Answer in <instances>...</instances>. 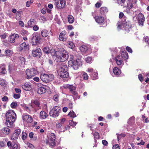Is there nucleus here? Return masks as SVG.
Here are the masks:
<instances>
[{"instance_id": "54", "label": "nucleus", "mask_w": 149, "mask_h": 149, "mask_svg": "<svg viewBox=\"0 0 149 149\" xmlns=\"http://www.w3.org/2000/svg\"><path fill=\"white\" fill-rule=\"evenodd\" d=\"M88 71L91 73V75L92 74H93V73H94L96 72L95 70H93L92 68H91L88 69Z\"/></svg>"}, {"instance_id": "32", "label": "nucleus", "mask_w": 149, "mask_h": 149, "mask_svg": "<svg viewBox=\"0 0 149 149\" xmlns=\"http://www.w3.org/2000/svg\"><path fill=\"white\" fill-rule=\"evenodd\" d=\"M100 12L102 15H103L105 13H106L108 11V9L106 7H102L100 9Z\"/></svg>"}, {"instance_id": "55", "label": "nucleus", "mask_w": 149, "mask_h": 149, "mask_svg": "<svg viewBox=\"0 0 149 149\" xmlns=\"http://www.w3.org/2000/svg\"><path fill=\"white\" fill-rule=\"evenodd\" d=\"M144 40H145V41L149 45V37L148 36H146L144 38Z\"/></svg>"}, {"instance_id": "22", "label": "nucleus", "mask_w": 149, "mask_h": 149, "mask_svg": "<svg viewBox=\"0 0 149 149\" xmlns=\"http://www.w3.org/2000/svg\"><path fill=\"white\" fill-rule=\"evenodd\" d=\"M66 32L65 31H62L59 36V39L60 40L65 41L67 39V37L65 36Z\"/></svg>"}, {"instance_id": "45", "label": "nucleus", "mask_w": 149, "mask_h": 149, "mask_svg": "<svg viewBox=\"0 0 149 149\" xmlns=\"http://www.w3.org/2000/svg\"><path fill=\"white\" fill-rule=\"evenodd\" d=\"M134 117L133 116L130 117L128 121L129 124H130L131 123L133 122L134 120Z\"/></svg>"}, {"instance_id": "37", "label": "nucleus", "mask_w": 149, "mask_h": 149, "mask_svg": "<svg viewBox=\"0 0 149 149\" xmlns=\"http://www.w3.org/2000/svg\"><path fill=\"white\" fill-rule=\"evenodd\" d=\"M91 76L93 80L97 79L98 78V74L96 71L93 73V74H92Z\"/></svg>"}, {"instance_id": "39", "label": "nucleus", "mask_w": 149, "mask_h": 149, "mask_svg": "<svg viewBox=\"0 0 149 149\" xmlns=\"http://www.w3.org/2000/svg\"><path fill=\"white\" fill-rule=\"evenodd\" d=\"M43 51L45 53H46L47 54L49 53L50 51L49 47H44L43 49Z\"/></svg>"}, {"instance_id": "34", "label": "nucleus", "mask_w": 149, "mask_h": 149, "mask_svg": "<svg viewBox=\"0 0 149 149\" xmlns=\"http://www.w3.org/2000/svg\"><path fill=\"white\" fill-rule=\"evenodd\" d=\"M2 131L3 134H8L10 133V130L7 127H5L2 130Z\"/></svg>"}, {"instance_id": "56", "label": "nucleus", "mask_w": 149, "mask_h": 149, "mask_svg": "<svg viewBox=\"0 0 149 149\" xmlns=\"http://www.w3.org/2000/svg\"><path fill=\"white\" fill-rule=\"evenodd\" d=\"M20 96V95L19 94H15L13 95V97L15 99H18Z\"/></svg>"}, {"instance_id": "59", "label": "nucleus", "mask_w": 149, "mask_h": 149, "mask_svg": "<svg viewBox=\"0 0 149 149\" xmlns=\"http://www.w3.org/2000/svg\"><path fill=\"white\" fill-rule=\"evenodd\" d=\"M19 25L22 27H24V24L22 21H20L19 22Z\"/></svg>"}, {"instance_id": "31", "label": "nucleus", "mask_w": 149, "mask_h": 149, "mask_svg": "<svg viewBox=\"0 0 149 149\" xmlns=\"http://www.w3.org/2000/svg\"><path fill=\"white\" fill-rule=\"evenodd\" d=\"M5 53L6 54V56H10L13 54V52L12 50L8 49L5 50Z\"/></svg>"}, {"instance_id": "51", "label": "nucleus", "mask_w": 149, "mask_h": 149, "mask_svg": "<svg viewBox=\"0 0 149 149\" xmlns=\"http://www.w3.org/2000/svg\"><path fill=\"white\" fill-rule=\"evenodd\" d=\"M82 76L83 79H84L86 80L88 78V76L87 74L85 72H84V73L82 75Z\"/></svg>"}, {"instance_id": "46", "label": "nucleus", "mask_w": 149, "mask_h": 149, "mask_svg": "<svg viewBox=\"0 0 149 149\" xmlns=\"http://www.w3.org/2000/svg\"><path fill=\"white\" fill-rule=\"evenodd\" d=\"M94 136V139H98L99 138V133L97 132H95L94 133H92Z\"/></svg>"}, {"instance_id": "19", "label": "nucleus", "mask_w": 149, "mask_h": 149, "mask_svg": "<svg viewBox=\"0 0 149 149\" xmlns=\"http://www.w3.org/2000/svg\"><path fill=\"white\" fill-rule=\"evenodd\" d=\"M29 47V46L28 44H26L25 42H24L20 45L19 47V50L20 51L27 50Z\"/></svg>"}, {"instance_id": "2", "label": "nucleus", "mask_w": 149, "mask_h": 149, "mask_svg": "<svg viewBox=\"0 0 149 149\" xmlns=\"http://www.w3.org/2000/svg\"><path fill=\"white\" fill-rule=\"evenodd\" d=\"M5 116L6 117V125L9 127H12L16 118V113L13 110H9L6 112Z\"/></svg>"}, {"instance_id": "8", "label": "nucleus", "mask_w": 149, "mask_h": 149, "mask_svg": "<svg viewBox=\"0 0 149 149\" xmlns=\"http://www.w3.org/2000/svg\"><path fill=\"white\" fill-rule=\"evenodd\" d=\"M40 36L36 33H34L32 35L31 41L32 45H35L40 43Z\"/></svg>"}, {"instance_id": "58", "label": "nucleus", "mask_w": 149, "mask_h": 149, "mask_svg": "<svg viewBox=\"0 0 149 149\" xmlns=\"http://www.w3.org/2000/svg\"><path fill=\"white\" fill-rule=\"evenodd\" d=\"M39 29V27L36 25H34L33 27V30L35 31H37Z\"/></svg>"}, {"instance_id": "29", "label": "nucleus", "mask_w": 149, "mask_h": 149, "mask_svg": "<svg viewBox=\"0 0 149 149\" xmlns=\"http://www.w3.org/2000/svg\"><path fill=\"white\" fill-rule=\"evenodd\" d=\"M35 20L33 19H31L28 22V25L29 27L33 26L34 24Z\"/></svg>"}, {"instance_id": "63", "label": "nucleus", "mask_w": 149, "mask_h": 149, "mask_svg": "<svg viewBox=\"0 0 149 149\" xmlns=\"http://www.w3.org/2000/svg\"><path fill=\"white\" fill-rule=\"evenodd\" d=\"M65 120V119L64 118H61L59 120V122L61 123L64 124Z\"/></svg>"}, {"instance_id": "42", "label": "nucleus", "mask_w": 149, "mask_h": 149, "mask_svg": "<svg viewBox=\"0 0 149 149\" xmlns=\"http://www.w3.org/2000/svg\"><path fill=\"white\" fill-rule=\"evenodd\" d=\"M21 130L20 129L17 128L15 130L14 133L16 135H17L18 136H19L21 132Z\"/></svg>"}, {"instance_id": "3", "label": "nucleus", "mask_w": 149, "mask_h": 149, "mask_svg": "<svg viewBox=\"0 0 149 149\" xmlns=\"http://www.w3.org/2000/svg\"><path fill=\"white\" fill-rule=\"evenodd\" d=\"M118 29H123L128 31L131 28V25L130 22L127 21L126 22H118L117 23Z\"/></svg>"}, {"instance_id": "50", "label": "nucleus", "mask_w": 149, "mask_h": 149, "mask_svg": "<svg viewBox=\"0 0 149 149\" xmlns=\"http://www.w3.org/2000/svg\"><path fill=\"white\" fill-rule=\"evenodd\" d=\"M21 34L23 36H26L28 34V32L27 31L23 30L21 32Z\"/></svg>"}, {"instance_id": "20", "label": "nucleus", "mask_w": 149, "mask_h": 149, "mask_svg": "<svg viewBox=\"0 0 149 149\" xmlns=\"http://www.w3.org/2000/svg\"><path fill=\"white\" fill-rule=\"evenodd\" d=\"M58 75L64 80L69 77V74L67 72H58Z\"/></svg>"}, {"instance_id": "25", "label": "nucleus", "mask_w": 149, "mask_h": 149, "mask_svg": "<svg viewBox=\"0 0 149 149\" xmlns=\"http://www.w3.org/2000/svg\"><path fill=\"white\" fill-rule=\"evenodd\" d=\"M22 87L23 89L26 91H30L32 88V86L27 83L22 85Z\"/></svg>"}, {"instance_id": "48", "label": "nucleus", "mask_w": 149, "mask_h": 149, "mask_svg": "<svg viewBox=\"0 0 149 149\" xmlns=\"http://www.w3.org/2000/svg\"><path fill=\"white\" fill-rule=\"evenodd\" d=\"M19 59L22 64L24 65L25 64V58L23 57H19Z\"/></svg>"}, {"instance_id": "24", "label": "nucleus", "mask_w": 149, "mask_h": 149, "mask_svg": "<svg viewBox=\"0 0 149 149\" xmlns=\"http://www.w3.org/2000/svg\"><path fill=\"white\" fill-rule=\"evenodd\" d=\"M68 70V67L64 63H63L58 70V72H67Z\"/></svg>"}, {"instance_id": "40", "label": "nucleus", "mask_w": 149, "mask_h": 149, "mask_svg": "<svg viewBox=\"0 0 149 149\" xmlns=\"http://www.w3.org/2000/svg\"><path fill=\"white\" fill-rule=\"evenodd\" d=\"M68 115L72 118H74L76 116V114L72 111H70Z\"/></svg>"}, {"instance_id": "47", "label": "nucleus", "mask_w": 149, "mask_h": 149, "mask_svg": "<svg viewBox=\"0 0 149 149\" xmlns=\"http://www.w3.org/2000/svg\"><path fill=\"white\" fill-rule=\"evenodd\" d=\"M85 60L87 63H91L92 60V58L91 57L88 56L85 58Z\"/></svg>"}, {"instance_id": "33", "label": "nucleus", "mask_w": 149, "mask_h": 149, "mask_svg": "<svg viewBox=\"0 0 149 149\" xmlns=\"http://www.w3.org/2000/svg\"><path fill=\"white\" fill-rule=\"evenodd\" d=\"M68 19L69 22L70 24H72L74 22V19L72 15H68Z\"/></svg>"}, {"instance_id": "18", "label": "nucleus", "mask_w": 149, "mask_h": 149, "mask_svg": "<svg viewBox=\"0 0 149 149\" xmlns=\"http://www.w3.org/2000/svg\"><path fill=\"white\" fill-rule=\"evenodd\" d=\"M80 50L84 53L89 54L90 52V49L85 45H82L80 47Z\"/></svg>"}, {"instance_id": "53", "label": "nucleus", "mask_w": 149, "mask_h": 149, "mask_svg": "<svg viewBox=\"0 0 149 149\" xmlns=\"http://www.w3.org/2000/svg\"><path fill=\"white\" fill-rule=\"evenodd\" d=\"M117 2L118 4L123 6V4L125 2V0H117Z\"/></svg>"}, {"instance_id": "5", "label": "nucleus", "mask_w": 149, "mask_h": 149, "mask_svg": "<svg viewBox=\"0 0 149 149\" xmlns=\"http://www.w3.org/2000/svg\"><path fill=\"white\" fill-rule=\"evenodd\" d=\"M82 63L81 61L79 59H77L76 61H68L69 66L72 67L75 70H77L79 67L82 65Z\"/></svg>"}, {"instance_id": "21", "label": "nucleus", "mask_w": 149, "mask_h": 149, "mask_svg": "<svg viewBox=\"0 0 149 149\" xmlns=\"http://www.w3.org/2000/svg\"><path fill=\"white\" fill-rule=\"evenodd\" d=\"M19 35L17 34L13 33L9 37V41L11 43H13L15 42V39L19 38Z\"/></svg>"}, {"instance_id": "16", "label": "nucleus", "mask_w": 149, "mask_h": 149, "mask_svg": "<svg viewBox=\"0 0 149 149\" xmlns=\"http://www.w3.org/2000/svg\"><path fill=\"white\" fill-rule=\"evenodd\" d=\"M31 107L34 109L36 108L37 109H41V107L40 105V103L38 100H33L31 101Z\"/></svg>"}, {"instance_id": "28", "label": "nucleus", "mask_w": 149, "mask_h": 149, "mask_svg": "<svg viewBox=\"0 0 149 149\" xmlns=\"http://www.w3.org/2000/svg\"><path fill=\"white\" fill-rule=\"evenodd\" d=\"M6 73L5 65L3 64L0 65V73L5 74Z\"/></svg>"}, {"instance_id": "60", "label": "nucleus", "mask_w": 149, "mask_h": 149, "mask_svg": "<svg viewBox=\"0 0 149 149\" xmlns=\"http://www.w3.org/2000/svg\"><path fill=\"white\" fill-rule=\"evenodd\" d=\"M126 49L127 51L129 52H130L131 53H132V49L130 47H127Z\"/></svg>"}, {"instance_id": "44", "label": "nucleus", "mask_w": 149, "mask_h": 149, "mask_svg": "<svg viewBox=\"0 0 149 149\" xmlns=\"http://www.w3.org/2000/svg\"><path fill=\"white\" fill-rule=\"evenodd\" d=\"M18 136L17 135H16L14 133L11 136V139L12 140H15L17 139Z\"/></svg>"}, {"instance_id": "7", "label": "nucleus", "mask_w": 149, "mask_h": 149, "mask_svg": "<svg viewBox=\"0 0 149 149\" xmlns=\"http://www.w3.org/2000/svg\"><path fill=\"white\" fill-rule=\"evenodd\" d=\"M61 111L60 108L58 106L54 107L49 111L50 115L53 117H56L58 116Z\"/></svg>"}, {"instance_id": "57", "label": "nucleus", "mask_w": 149, "mask_h": 149, "mask_svg": "<svg viewBox=\"0 0 149 149\" xmlns=\"http://www.w3.org/2000/svg\"><path fill=\"white\" fill-rule=\"evenodd\" d=\"M113 149H120V147L119 146V145L118 144H115L114 145L113 147Z\"/></svg>"}, {"instance_id": "11", "label": "nucleus", "mask_w": 149, "mask_h": 149, "mask_svg": "<svg viewBox=\"0 0 149 149\" xmlns=\"http://www.w3.org/2000/svg\"><path fill=\"white\" fill-rule=\"evenodd\" d=\"M55 5L58 9H62L65 8L66 1L64 0H55Z\"/></svg>"}, {"instance_id": "15", "label": "nucleus", "mask_w": 149, "mask_h": 149, "mask_svg": "<svg viewBox=\"0 0 149 149\" xmlns=\"http://www.w3.org/2000/svg\"><path fill=\"white\" fill-rule=\"evenodd\" d=\"M32 55L34 57H40L41 55V51L40 49L38 47L33 49L32 51Z\"/></svg>"}, {"instance_id": "23", "label": "nucleus", "mask_w": 149, "mask_h": 149, "mask_svg": "<svg viewBox=\"0 0 149 149\" xmlns=\"http://www.w3.org/2000/svg\"><path fill=\"white\" fill-rule=\"evenodd\" d=\"M96 22L99 24L103 23L104 20V18L101 16H99L94 17Z\"/></svg>"}, {"instance_id": "6", "label": "nucleus", "mask_w": 149, "mask_h": 149, "mask_svg": "<svg viewBox=\"0 0 149 149\" xmlns=\"http://www.w3.org/2000/svg\"><path fill=\"white\" fill-rule=\"evenodd\" d=\"M40 77L42 81L46 83L49 82L54 78V75L52 74H41Z\"/></svg>"}, {"instance_id": "52", "label": "nucleus", "mask_w": 149, "mask_h": 149, "mask_svg": "<svg viewBox=\"0 0 149 149\" xmlns=\"http://www.w3.org/2000/svg\"><path fill=\"white\" fill-rule=\"evenodd\" d=\"M59 97L58 94L55 95L53 97V99L55 101H58L59 100Z\"/></svg>"}, {"instance_id": "64", "label": "nucleus", "mask_w": 149, "mask_h": 149, "mask_svg": "<svg viewBox=\"0 0 149 149\" xmlns=\"http://www.w3.org/2000/svg\"><path fill=\"white\" fill-rule=\"evenodd\" d=\"M7 36V34L6 33H4L2 35H1L0 37L1 38L5 39Z\"/></svg>"}, {"instance_id": "17", "label": "nucleus", "mask_w": 149, "mask_h": 149, "mask_svg": "<svg viewBox=\"0 0 149 149\" xmlns=\"http://www.w3.org/2000/svg\"><path fill=\"white\" fill-rule=\"evenodd\" d=\"M22 118L24 122L30 123H31L33 121L32 117L30 115L28 114H23Z\"/></svg>"}, {"instance_id": "38", "label": "nucleus", "mask_w": 149, "mask_h": 149, "mask_svg": "<svg viewBox=\"0 0 149 149\" xmlns=\"http://www.w3.org/2000/svg\"><path fill=\"white\" fill-rule=\"evenodd\" d=\"M67 46L70 48L73 49L74 47L73 43L71 41H68L67 43Z\"/></svg>"}, {"instance_id": "27", "label": "nucleus", "mask_w": 149, "mask_h": 149, "mask_svg": "<svg viewBox=\"0 0 149 149\" xmlns=\"http://www.w3.org/2000/svg\"><path fill=\"white\" fill-rule=\"evenodd\" d=\"M46 91V89L43 87H40L38 88V93L41 94L45 93Z\"/></svg>"}, {"instance_id": "4", "label": "nucleus", "mask_w": 149, "mask_h": 149, "mask_svg": "<svg viewBox=\"0 0 149 149\" xmlns=\"http://www.w3.org/2000/svg\"><path fill=\"white\" fill-rule=\"evenodd\" d=\"M64 88L68 89L70 92L74 95V98L75 99H79L80 96L78 94L77 92L75 91L76 87L72 85L67 84L64 86Z\"/></svg>"}, {"instance_id": "9", "label": "nucleus", "mask_w": 149, "mask_h": 149, "mask_svg": "<svg viewBox=\"0 0 149 149\" xmlns=\"http://www.w3.org/2000/svg\"><path fill=\"white\" fill-rule=\"evenodd\" d=\"M37 71L35 68H32L31 69H27L26 71L27 79H29L35 76L37 73Z\"/></svg>"}, {"instance_id": "1", "label": "nucleus", "mask_w": 149, "mask_h": 149, "mask_svg": "<svg viewBox=\"0 0 149 149\" xmlns=\"http://www.w3.org/2000/svg\"><path fill=\"white\" fill-rule=\"evenodd\" d=\"M68 58V53L63 48L58 49L55 52L53 58L56 62H64Z\"/></svg>"}, {"instance_id": "36", "label": "nucleus", "mask_w": 149, "mask_h": 149, "mask_svg": "<svg viewBox=\"0 0 149 149\" xmlns=\"http://www.w3.org/2000/svg\"><path fill=\"white\" fill-rule=\"evenodd\" d=\"M10 149H19V147L15 143H12Z\"/></svg>"}, {"instance_id": "62", "label": "nucleus", "mask_w": 149, "mask_h": 149, "mask_svg": "<svg viewBox=\"0 0 149 149\" xmlns=\"http://www.w3.org/2000/svg\"><path fill=\"white\" fill-rule=\"evenodd\" d=\"M138 77L139 80L142 82L143 81V79L142 74H139L138 75Z\"/></svg>"}, {"instance_id": "12", "label": "nucleus", "mask_w": 149, "mask_h": 149, "mask_svg": "<svg viewBox=\"0 0 149 149\" xmlns=\"http://www.w3.org/2000/svg\"><path fill=\"white\" fill-rule=\"evenodd\" d=\"M136 18L137 20L139 25L142 26L143 25L145 20V18L143 15L140 13L136 16Z\"/></svg>"}, {"instance_id": "35", "label": "nucleus", "mask_w": 149, "mask_h": 149, "mask_svg": "<svg viewBox=\"0 0 149 149\" xmlns=\"http://www.w3.org/2000/svg\"><path fill=\"white\" fill-rule=\"evenodd\" d=\"M41 34L43 37H46L48 36V32L47 30L45 29L41 31Z\"/></svg>"}, {"instance_id": "49", "label": "nucleus", "mask_w": 149, "mask_h": 149, "mask_svg": "<svg viewBox=\"0 0 149 149\" xmlns=\"http://www.w3.org/2000/svg\"><path fill=\"white\" fill-rule=\"evenodd\" d=\"M69 123L71 126L73 127L75 126L77 124L76 122H74L72 120H70L69 122Z\"/></svg>"}, {"instance_id": "43", "label": "nucleus", "mask_w": 149, "mask_h": 149, "mask_svg": "<svg viewBox=\"0 0 149 149\" xmlns=\"http://www.w3.org/2000/svg\"><path fill=\"white\" fill-rule=\"evenodd\" d=\"M27 137V135L26 133L25 132H23L22 133V139L23 140L25 139Z\"/></svg>"}, {"instance_id": "30", "label": "nucleus", "mask_w": 149, "mask_h": 149, "mask_svg": "<svg viewBox=\"0 0 149 149\" xmlns=\"http://www.w3.org/2000/svg\"><path fill=\"white\" fill-rule=\"evenodd\" d=\"M114 73L116 75L120 74L121 73V70L117 67H115L113 69Z\"/></svg>"}, {"instance_id": "10", "label": "nucleus", "mask_w": 149, "mask_h": 149, "mask_svg": "<svg viewBox=\"0 0 149 149\" xmlns=\"http://www.w3.org/2000/svg\"><path fill=\"white\" fill-rule=\"evenodd\" d=\"M56 136L54 133H52L50 134L48 139L46 141L47 144L48 145L51 146H53L55 145L56 143L55 140Z\"/></svg>"}, {"instance_id": "61", "label": "nucleus", "mask_w": 149, "mask_h": 149, "mask_svg": "<svg viewBox=\"0 0 149 149\" xmlns=\"http://www.w3.org/2000/svg\"><path fill=\"white\" fill-rule=\"evenodd\" d=\"M5 84V81L2 79H0V84L2 86L4 85Z\"/></svg>"}, {"instance_id": "13", "label": "nucleus", "mask_w": 149, "mask_h": 149, "mask_svg": "<svg viewBox=\"0 0 149 149\" xmlns=\"http://www.w3.org/2000/svg\"><path fill=\"white\" fill-rule=\"evenodd\" d=\"M124 54L125 55V56H123L124 54H123L122 56L118 55L116 56L115 61L117 65H120L122 64L123 62L122 58L123 57L125 58V59H127L128 58L127 53V52H125Z\"/></svg>"}, {"instance_id": "26", "label": "nucleus", "mask_w": 149, "mask_h": 149, "mask_svg": "<svg viewBox=\"0 0 149 149\" xmlns=\"http://www.w3.org/2000/svg\"><path fill=\"white\" fill-rule=\"evenodd\" d=\"M48 115L45 111H42L40 112V113L39 117L40 119H44L47 118Z\"/></svg>"}, {"instance_id": "41", "label": "nucleus", "mask_w": 149, "mask_h": 149, "mask_svg": "<svg viewBox=\"0 0 149 149\" xmlns=\"http://www.w3.org/2000/svg\"><path fill=\"white\" fill-rule=\"evenodd\" d=\"M17 106V102H13L10 104V107L12 108H15Z\"/></svg>"}, {"instance_id": "14", "label": "nucleus", "mask_w": 149, "mask_h": 149, "mask_svg": "<svg viewBox=\"0 0 149 149\" xmlns=\"http://www.w3.org/2000/svg\"><path fill=\"white\" fill-rule=\"evenodd\" d=\"M127 7L128 9H130L136 6V0H127Z\"/></svg>"}]
</instances>
